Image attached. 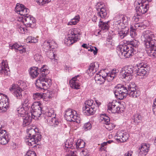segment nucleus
Returning <instances> with one entry per match:
<instances>
[{
  "label": "nucleus",
  "instance_id": "obj_1",
  "mask_svg": "<svg viewBox=\"0 0 156 156\" xmlns=\"http://www.w3.org/2000/svg\"><path fill=\"white\" fill-rule=\"evenodd\" d=\"M133 85H127V87L124 85L118 84L115 87L114 92L115 97L119 100H122L125 98L127 95L130 97L136 98L139 96L140 92L136 90Z\"/></svg>",
  "mask_w": 156,
  "mask_h": 156
},
{
  "label": "nucleus",
  "instance_id": "obj_2",
  "mask_svg": "<svg viewBox=\"0 0 156 156\" xmlns=\"http://www.w3.org/2000/svg\"><path fill=\"white\" fill-rule=\"evenodd\" d=\"M127 44L120 45L117 47L118 53L122 58H131L136 53L139 42L136 40L127 41Z\"/></svg>",
  "mask_w": 156,
  "mask_h": 156
},
{
  "label": "nucleus",
  "instance_id": "obj_3",
  "mask_svg": "<svg viewBox=\"0 0 156 156\" xmlns=\"http://www.w3.org/2000/svg\"><path fill=\"white\" fill-rule=\"evenodd\" d=\"M41 105L39 102H35L31 106L30 113L22 116L24 126L29 125L32 119H36L40 117L42 114H44V111Z\"/></svg>",
  "mask_w": 156,
  "mask_h": 156
},
{
  "label": "nucleus",
  "instance_id": "obj_4",
  "mask_svg": "<svg viewBox=\"0 0 156 156\" xmlns=\"http://www.w3.org/2000/svg\"><path fill=\"white\" fill-rule=\"evenodd\" d=\"M44 66L40 69L41 73L36 83L37 88L40 90H46L51 84V80L50 79L46 78V75L48 73V70L44 69Z\"/></svg>",
  "mask_w": 156,
  "mask_h": 156
},
{
  "label": "nucleus",
  "instance_id": "obj_5",
  "mask_svg": "<svg viewBox=\"0 0 156 156\" xmlns=\"http://www.w3.org/2000/svg\"><path fill=\"white\" fill-rule=\"evenodd\" d=\"M25 138L26 141L28 143V145L34 147L38 145L36 144L41 141V136L39 133H36L34 129H28L27 135Z\"/></svg>",
  "mask_w": 156,
  "mask_h": 156
},
{
  "label": "nucleus",
  "instance_id": "obj_6",
  "mask_svg": "<svg viewBox=\"0 0 156 156\" xmlns=\"http://www.w3.org/2000/svg\"><path fill=\"white\" fill-rule=\"evenodd\" d=\"M154 35L151 31H144L141 36V40L144 42L145 48L156 46V39Z\"/></svg>",
  "mask_w": 156,
  "mask_h": 156
},
{
  "label": "nucleus",
  "instance_id": "obj_7",
  "mask_svg": "<svg viewBox=\"0 0 156 156\" xmlns=\"http://www.w3.org/2000/svg\"><path fill=\"white\" fill-rule=\"evenodd\" d=\"M80 34L79 29L77 28L70 29L67 37L65 39V43L68 46L73 44L79 40V35Z\"/></svg>",
  "mask_w": 156,
  "mask_h": 156
},
{
  "label": "nucleus",
  "instance_id": "obj_8",
  "mask_svg": "<svg viewBox=\"0 0 156 156\" xmlns=\"http://www.w3.org/2000/svg\"><path fill=\"white\" fill-rule=\"evenodd\" d=\"M136 12L139 15H142L147 12L149 5L145 3V0H136L135 2Z\"/></svg>",
  "mask_w": 156,
  "mask_h": 156
},
{
  "label": "nucleus",
  "instance_id": "obj_9",
  "mask_svg": "<svg viewBox=\"0 0 156 156\" xmlns=\"http://www.w3.org/2000/svg\"><path fill=\"white\" fill-rule=\"evenodd\" d=\"M23 85L26 86L25 83L21 81L19 82L18 84H13L11 87L9 89L12 92L13 94L18 99H20L22 98V88H24L23 86Z\"/></svg>",
  "mask_w": 156,
  "mask_h": 156
},
{
  "label": "nucleus",
  "instance_id": "obj_10",
  "mask_svg": "<svg viewBox=\"0 0 156 156\" xmlns=\"http://www.w3.org/2000/svg\"><path fill=\"white\" fill-rule=\"evenodd\" d=\"M76 111L68 109L65 111V117L67 121H73L79 123L80 122V119L76 115Z\"/></svg>",
  "mask_w": 156,
  "mask_h": 156
},
{
  "label": "nucleus",
  "instance_id": "obj_11",
  "mask_svg": "<svg viewBox=\"0 0 156 156\" xmlns=\"http://www.w3.org/2000/svg\"><path fill=\"white\" fill-rule=\"evenodd\" d=\"M114 20L116 24L121 26L122 27L127 28V26L130 18L126 15H117L114 18Z\"/></svg>",
  "mask_w": 156,
  "mask_h": 156
},
{
  "label": "nucleus",
  "instance_id": "obj_12",
  "mask_svg": "<svg viewBox=\"0 0 156 156\" xmlns=\"http://www.w3.org/2000/svg\"><path fill=\"white\" fill-rule=\"evenodd\" d=\"M137 68L136 69V75L141 76V78L143 76H146L147 73V66L146 62H141L139 63L136 65Z\"/></svg>",
  "mask_w": 156,
  "mask_h": 156
},
{
  "label": "nucleus",
  "instance_id": "obj_13",
  "mask_svg": "<svg viewBox=\"0 0 156 156\" xmlns=\"http://www.w3.org/2000/svg\"><path fill=\"white\" fill-rule=\"evenodd\" d=\"M23 23L27 27L34 28L36 25V20L33 16L28 15L22 17Z\"/></svg>",
  "mask_w": 156,
  "mask_h": 156
},
{
  "label": "nucleus",
  "instance_id": "obj_14",
  "mask_svg": "<svg viewBox=\"0 0 156 156\" xmlns=\"http://www.w3.org/2000/svg\"><path fill=\"white\" fill-rule=\"evenodd\" d=\"M9 98L7 96L0 93V112L6 111L8 108Z\"/></svg>",
  "mask_w": 156,
  "mask_h": 156
},
{
  "label": "nucleus",
  "instance_id": "obj_15",
  "mask_svg": "<svg viewBox=\"0 0 156 156\" xmlns=\"http://www.w3.org/2000/svg\"><path fill=\"white\" fill-rule=\"evenodd\" d=\"M103 4L102 2H98L95 8L98 11V16L102 18H105L107 15V12L105 8L103 6Z\"/></svg>",
  "mask_w": 156,
  "mask_h": 156
},
{
  "label": "nucleus",
  "instance_id": "obj_16",
  "mask_svg": "<svg viewBox=\"0 0 156 156\" xmlns=\"http://www.w3.org/2000/svg\"><path fill=\"white\" fill-rule=\"evenodd\" d=\"M15 11L18 14L24 16L26 15H28L29 13V9L26 8L22 4L17 3L15 7Z\"/></svg>",
  "mask_w": 156,
  "mask_h": 156
},
{
  "label": "nucleus",
  "instance_id": "obj_17",
  "mask_svg": "<svg viewBox=\"0 0 156 156\" xmlns=\"http://www.w3.org/2000/svg\"><path fill=\"white\" fill-rule=\"evenodd\" d=\"M108 112L110 113H118L120 111V108L115 101L109 103L108 105Z\"/></svg>",
  "mask_w": 156,
  "mask_h": 156
},
{
  "label": "nucleus",
  "instance_id": "obj_18",
  "mask_svg": "<svg viewBox=\"0 0 156 156\" xmlns=\"http://www.w3.org/2000/svg\"><path fill=\"white\" fill-rule=\"evenodd\" d=\"M74 144L73 139H70L67 140L63 146L64 152L72 151V150L75 147Z\"/></svg>",
  "mask_w": 156,
  "mask_h": 156
},
{
  "label": "nucleus",
  "instance_id": "obj_19",
  "mask_svg": "<svg viewBox=\"0 0 156 156\" xmlns=\"http://www.w3.org/2000/svg\"><path fill=\"white\" fill-rule=\"evenodd\" d=\"M9 140L8 133L5 130H0V144L3 145L5 144Z\"/></svg>",
  "mask_w": 156,
  "mask_h": 156
},
{
  "label": "nucleus",
  "instance_id": "obj_20",
  "mask_svg": "<svg viewBox=\"0 0 156 156\" xmlns=\"http://www.w3.org/2000/svg\"><path fill=\"white\" fill-rule=\"evenodd\" d=\"M97 109L96 105H92L91 107L85 106L83 108V110L85 115L87 116L93 115L94 114Z\"/></svg>",
  "mask_w": 156,
  "mask_h": 156
},
{
  "label": "nucleus",
  "instance_id": "obj_21",
  "mask_svg": "<svg viewBox=\"0 0 156 156\" xmlns=\"http://www.w3.org/2000/svg\"><path fill=\"white\" fill-rule=\"evenodd\" d=\"M99 66V64L98 62L91 63L90 64L88 69L86 70V73L89 75L91 74H93L98 70Z\"/></svg>",
  "mask_w": 156,
  "mask_h": 156
},
{
  "label": "nucleus",
  "instance_id": "obj_22",
  "mask_svg": "<svg viewBox=\"0 0 156 156\" xmlns=\"http://www.w3.org/2000/svg\"><path fill=\"white\" fill-rule=\"evenodd\" d=\"M120 78L123 79L126 82L129 81L132 79V76H129L124 67L121 69L120 73Z\"/></svg>",
  "mask_w": 156,
  "mask_h": 156
},
{
  "label": "nucleus",
  "instance_id": "obj_23",
  "mask_svg": "<svg viewBox=\"0 0 156 156\" xmlns=\"http://www.w3.org/2000/svg\"><path fill=\"white\" fill-rule=\"evenodd\" d=\"M120 78L123 79L126 82L129 81L132 79V76H129L124 67L121 69L120 73Z\"/></svg>",
  "mask_w": 156,
  "mask_h": 156
},
{
  "label": "nucleus",
  "instance_id": "obj_24",
  "mask_svg": "<svg viewBox=\"0 0 156 156\" xmlns=\"http://www.w3.org/2000/svg\"><path fill=\"white\" fill-rule=\"evenodd\" d=\"M116 136L118 138L121 142H124L128 139L129 136V134L124 131H119L116 134Z\"/></svg>",
  "mask_w": 156,
  "mask_h": 156
},
{
  "label": "nucleus",
  "instance_id": "obj_25",
  "mask_svg": "<svg viewBox=\"0 0 156 156\" xmlns=\"http://www.w3.org/2000/svg\"><path fill=\"white\" fill-rule=\"evenodd\" d=\"M79 77V75H77L73 78L70 80L69 83L70 85V86L72 87V88L76 89L79 88L80 85L79 80L77 79V78Z\"/></svg>",
  "mask_w": 156,
  "mask_h": 156
},
{
  "label": "nucleus",
  "instance_id": "obj_26",
  "mask_svg": "<svg viewBox=\"0 0 156 156\" xmlns=\"http://www.w3.org/2000/svg\"><path fill=\"white\" fill-rule=\"evenodd\" d=\"M119 70L117 69H114L110 73L106 74V78L110 80H112L117 75Z\"/></svg>",
  "mask_w": 156,
  "mask_h": 156
},
{
  "label": "nucleus",
  "instance_id": "obj_27",
  "mask_svg": "<svg viewBox=\"0 0 156 156\" xmlns=\"http://www.w3.org/2000/svg\"><path fill=\"white\" fill-rule=\"evenodd\" d=\"M150 145L146 143H143L141 145L140 147L139 148V153L140 154H146L149 151Z\"/></svg>",
  "mask_w": 156,
  "mask_h": 156
},
{
  "label": "nucleus",
  "instance_id": "obj_28",
  "mask_svg": "<svg viewBox=\"0 0 156 156\" xmlns=\"http://www.w3.org/2000/svg\"><path fill=\"white\" fill-rule=\"evenodd\" d=\"M145 50L147 54L151 57H156V45L148 48H145Z\"/></svg>",
  "mask_w": 156,
  "mask_h": 156
},
{
  "label": "nucleus",
  "instance_id": "obj_29",
  "mask_svg": "<svg viewBox=\"0 0 156 156\" xmlns=\"http://www.w3.org/2000/svg\"><path fill=\"white\" fill-rule=\"evenodd\" d=\"M106 78V76H103L98 73H97L94 77V79L96 82L99 84H101L104 83Z\"/></svg>",
  "mask_w": 156,
  "mask_h": 156
},
{
  "label": "nucleus",
  "instance_id": "obj_30",
  "mask_svg": "<svg viewBox=\"0 0 156 156\" xmlns=\"http://www.w3.org/2000/svg\"><path fill=\"white\" fill-rule=\"evenodd\" d=\"M122 30L118 31L119 37L121 39H123L129 33V29L128 28L122 27Z\"/></svg>",
  "mask_w": 156,
  "mask_h": 156
},
{
  "label": "nucleus",
  "instance_id": "obj_31",
  "mask_svg": "<svg viewBox=\"0 0 156 156\" xmlns=\"http://www.w3.org/2000/svg\"><path fill=\"white\" fill-rule=\"evenodd\" d=\"M1 64V73H4L5 75H8L9 72L7 69V68L9 69L8 68L9 67L7 64V63L3 60L2 61Z\"/></svg>",
  "mask_w": 156,
  "mask_h": 156
},
{
  "label": "nucleus",
  "instance_id": "obj_32",
  "mask_svg": "<svg viewBox=\"0 0 156 156\" xmlns=\"http://www.w3.org/2000/svg\"><path fill=\"white\" fill-rule=\"evenodd\" d=\"M48 122L49 125L55 127L59 123L58 120L55 117L49 118L48 119Z\"/></svg>",
  "mask_w": 156,
  "mask_h": 156
},
{
  "label": "nucleus",
  "instance_id": "obj_33",
  "mask_svg": "<svg viewBox=\"0 0 156 156\" xmlns=\"http://www.w3.org/2000/svg\"><path fill=\"white\" fill-rule=\"evenodd\" d=\"M100 119L101 122L102 123L106 125L108 124L110 122V118L105 114H101L100 115Z\"/></svg>",
  "mask_w": 156,
  "mask_h": 156
},
{
  "label": "nucleus",
  "instance_id": "obj_34",
  "mask_svg": "<svg viewBox=\"0 0 156 156\" xmlns=\"http://www.w3.org/2000/svg\"><path fill=\"white\" fill-rule=\"evenodd\" d=\"M38 69V68L37 67H33L30 68L29 73L30 76L33 78H35L39 74L37 71Z\"/></svg>",
  "mask_w": 156,
  "mask_h": 156
},
{
  "label": "nucleus",
  "instance_id": "obj_35",
  "mask_svg": "<svg viewBox=\"0 0 156 156\" xmlns=\"http://www.w3.org/2000/svg\"><path fill=\"white\" fill-rule=\"evenodd\" d=\"M108 22H103L101 21V19H100V22L99 23V26L103 30H108L109 28V26L108 24Z\"/></svg>",
  "mask_w": 156,
  "mask_h": 156
},
{
  "label": "nucleus",
  "instance_id": "obj_36",
  "mask_svg": "<svg viewBox=\"0 0 156 156\" xmlns=\"http://www.w3.org/2000/svg\"><path fill=\"white\" fill-rule=\"evenodd\" d=\"M133 120V122L136 124H138V123L140 122L142 120L141 116L139 113H136L132 117Z\"/></svg>",
  "mask_w": 156,
  "mask_h": 156
},
{
  "label": "nucleus",
  "instance_id": "obj_37",
  "mask_svg": "<svg viewBox=\"0 0 156 156\" xmlns=\"http://www.w3.org/2000/svg\"><path fill=\"white\" fill-rule=\"evenodd\" d=\"M85 143L82 140H78L76 143L75 142L74 145L76 148H81L84 147Z\"/></svg>",
  "mask_w": 156,
  "mask_h": 156
},
{
  "label": "nucleus",
  "instance_id": "obj_38",
  "mask_svg": "<svg viewBox=\"0 0 156 156\" xmlns=\"http://www.w3.org/2000/svg\"><path fill=\"white\" fill-rule=\"evenodd\" d=\"M49 41L47 40L44 41L43 43V48L44 51L46 52L51 50V46H50V44H49Z\"/></svg>",
  "mask_w": 156,
  "mask_h": 156
},
{
  "label": "nucleus",
  "instance_id": "obj_39",
  "mask_svg": "<svg viewBox=\"0 0 156 156\" xmlns=\"http://www.w3.org/2000/svg\"><path fill=\"white\" fill-rule=\"evenodd\" d=\"M44 93H34L33 95V99L35 101L39 100L41 98L44 99Z\"/></svg>",
  "mask_w": 156,
  "mask_h": 156
},
{
  "label": "nucleus",
  "instance_id": "obj_40",
  "mask_svg": "<svg viewBox=\"0 0 156 156\" xmlns=\"http://www.w3.org/2000/svg\"><path fill=\"white\" fill-rule=\"evenodd\" d=\"M46 52H47L46 55L47 56L51 59L54 58L56 55V52L55 51H54L53 50H50Z\"/></svg>",
  "mask_w": 156,
  "mask_h": 156
},
{
  "label": "nucleus",
  "instance_id": "obj_41",
  "mask_svg": "<svg viewBox=\"0 0 156 156\" xmlns=\"http://www.w3.org/2000/svg\"><path fill=\"white\" fill-rule=\"evenodd\" d=\"M125 70L128 72L129 76H133V67L132 66H129L124 67Z\"/></svg>",
  "mask_w": 156,
  "mask_h": 156
},
{
  "label": "nucleus",
  "instance_id": "obj_42",
  "mask_svg": "<svg viewBox=\"0 0 156 156\" xmlns=\"http://www.w3.org/2000/svg\"><path fill=\"white\" fill-rule=\"evenodd\" d=\"M17 29L18 31L20 33L22 34H24L25 31L27 30L24 27V25H23L22 23H20L17 26Z\"/></svg>",
  "mask_w": 156,
  "mask_h": 156
},
{
  "label": "nucleus",
  "instance_id": "obj_43",
  "mask_svg": "<svg viewBox=\"0 0 156 156\" xmlns=\"http://www.w3.org/2000/svg\"><path fill=\"white\" fill-rule=\"evenodd\" d=\"M22 106L24 108H29L32 106L31 105H29V101L27 98L25 99L22 103Z\"/></svg>",
  "mask_w": 156,
  "mask_h": 156
},
{
  "label": "nucleus",
  "instance_id": "obj_44",
  "mask_svg": "<svg viewBox=\"0 0 156 156\" xmlns=\"http://www.w3.org/2000/svg\"><path fill=\"white\" fill-rule=\"evenodd\" d=\"M54 93L52 91H48L46 94L44 93V98L45 99H50L54 97Z\"/></svg>",
  "mask_w": 156,
  "mask_h": 156
},
{
  "label": "nucleus",
  "instance_id": "obj_45",
  "mask_svg": "<svg viewBox=\"0 0 156 156\" xmlns=\"http://www.w3.org/2000/svg\"><path fill=\"white\" fill-rule=\"evenodd\" d=\"M77 152L74 151H69L64 152L65 156H77Z\"/></svg>",
  "mask_w": 156,
  "mask_h": 156
},
{
  "label": "nucleus",
  "instance_id": "obj_46",
  "mask_svg": "<svg viewBox=\"0 0 156 156\" xmlns=\"http://www.w3.org/2000/svg\"><path fill=\"white\" fill-rule=\"evenodd\" d=\"M29 40V42L36 43L37 42L38 39L37 38L34 37L32 36H29L27 38Z\"/></svg>",
  "mask_w": 156,
  "mask_h": 156
},
{
  "label": "nucleus",
  "instance_id": "obj_47",
  "mask_svg": "<svg viewBox=\"0 0 156 156\" xmlns=\"http://www.w3.org/2000/svg\"><path fill=\"white\" fill-rule=\"evenodd\" d=\"M83 128L86 131L90 129L91 128V125L90 122L85 123L83 126Z\"/></svg>",
  "mask_w": 156,
  "mask_h": 156
},
{
  "label": "nucleus",
  "instance_id": "obj_48",
  "mask_svg": "<svg viewBox=\"0 0 156 156\" xmlns=\"http://www.w3.org/2000/svg\"><path fill=\"white\" fill-rule=\"evenodd\" d=\"M105 128L108 130H111L113 129L115 127V125L114 124L110 123V122L107 125H106Z\"/></svg>",
  "mask_w": 156,
  "mask_h": 156
},
{
  "label": "nucleus",
  "instance_id": "obj_49",
  "mask_svg": "<svg viewBox=\"0 0 156 156\" xmlns=\"http://www.w3.org/2000/svg\"><path fill=\"white\" fill-rule=\"evenodd\" d=\"M34 58L36 61H39L42 60V57L40 54H37L34 55Z\"/></svg>",
  "mask_w": 156,
  "mask_h": 156
},
{
  "label": "nucleus",
  "instance_id": "obj_50",
  "mask_svg": "<svg viewBox=\"0 0 156 156\" xmlns=\"http://www.w3.org/2000/svg\"><path fill=\"white\" fill-rule=\"evenodd\" d=\"M93 101L92 100H88L85 102V104L86 105V106H88V107H91L92 105H95V104H93Z\"/></svg>",
  "mask_w": 156,
  "mask_h": 156
},
{
  "label": "nucleus",
  "instance_id": "obj_51",
  "mask_svg": "<svg viewBox=\"0 0 156 156\" xmlns=\"http://www.w3.org/2000/svg\"><path fill=\"white\" fill-rule=\"evenodd\" d=\"M141 15H139L136 12L135 14V15L133 17V20L135 21V22H138L141 18Z\"/></svg>",
  "mask_w": 156,
  "mask_h": 156
},
{
  "label": "nucleus",
  "instance_id": "obj_52",
  "mask_svg": "<svg viewBox=\"0 0 156 156\" xmlns=\"http://www.w3.org/2000/svg\"><path fill=\"white\" fill-rule=\"evenodd\" d=\"M49 41V43L50 44L51 46V49H54L55 47H57L56 44L54 41H51V40H48Z\"/></svg>",
  "mask_w": 156,
  "mask_h": 156
},
{
  "label": "nucleus",
  "instance_id": "obj_53",
  "mask_svg": "<svg viewBox=\"0 0 156 156\" xmlns=\"http://www.w3.org/2000/svg\"><path fill=\"white\" fill-rule=\"evenodd\" d=\"M25 156H36V154L34 152L29 150Z\"/></svg>",
  "mask_w": 156,
  "mask_h": 156
},
{
  "label": "nucleus",
  "instance_id": "obj_54",
  "mask_svg": "<svg viewBox=\"0 0 156 156\" xmlns=\"http://www.w3.org/2000/svg\"><path fill=\"white\" fill-rule=\"evenodd\" d=\"M135 27L137 29L138 28L140 27V30H142L144 28L145 26L142 23H137L135 24Z\"/></svg>",
  "mask_w": 156,
  "mask_h": 156
},
{
  "label": "nucleus",
  "instance_id": "obj_55",
  "mask_svg": "<svg viewBox=\"0 0 156 156\" xmlns=\"http://www.w3.org/2000/svg\"><path fill=\"white\" fill-rule=\"evenodd\" d=\"M19 45L17 43L15 44L12 45H9V48L11 49H14L17 50L18 48L19 47Z\"/></svg>",
  "mask_w": 156,
  "mask_h": 156
},
{
  "label": "nucleus",
  "instance_id": "obj_56",
  "mask_svg": "<svg viewBox=\"0 0 156 156\" xmlns=\"http://www.w3.org/2000/svg\"><path fill=\"white\" fill-rule=\"evenodd\" d=\"M152 111L154 114L156 115V99L154 102V105L152 106Z\"/></svg>",
  "mask_w": 156,
  "mask_h": 156
},
{
  "label": "nucleus",
  "instance_id": "obj_57",
  "mask_svg": "<svg viewBox=\"0 0 156 156\" xmlns=\"http://www.w3.org/2000/svg\"><path fill=\"white\" fill-rule=\"evenodd\" d=\"M17 50L19 51L20 53H23L25 51V49L22 45H20Z\"/></svg>",
  "mask_w": 156,
  "mask_h": 156
},
{
  "label": "nucleus",
  "instance_id": "obj_58",
  "mask_svg": "<svg viewBox=\"0 0 156 156\" xmlns=\"http://www.w3.org/2000/svg\"><path fill=\"white\" fill-rule=\"evenodd\" d=\"M53 113V111L51 110V112L50 111H49L46 113V115L48 117H54V115Z\"/></svg>",
  "mask_w": 156,
  "mask_h": 156
},
{
  "label": "nucleus",
  "instance_id": "obj_59",
  "mask_svg": "<svg viewBox=\"0 0 156 156\" xmlns=\"http://www.w3.org/2000/svg\"><path fill=\"white\" fill-rule=\"evenodd\" d=\"M78 22V20H75V19H72L71 20V21L69 22L68 23V25H75Z\"/></svg>",
  "mask_w": 156,
  "mask_h": 156
},
{
  "label": "nucleus",
  "instance_id": "obj_60",
  "mask_svg": "<svg viewBox=\"0 0 156 156\" xmlns=\"http://www.w3.org/2000/svg\"><path fill=\"white\" fill-rule=\"evenodd\" d=\"M130 35L131 37L133 38L134 37L137 35L136 32V31L131 30H130Z\"/></svg>",
  "mask_w": 156,
  "mask_h": 156
},
{
  "label": "nucleus",
  "instance_id": "obj_61",
  "mask_svg": "<svg viewBox=\"0 0 156 156\" xmlns=\"http://www.w3.org/2000/svg\"><path fill=\"white\" fill-rule=\"evenodd\" d=\"M89 48H90V49H88V51L90 50L91 51H93V53L94 55H96L97 54V53L98 49L96 47H94V48L95 49V50H94L93 48V47L92 48L89 47Z\"/></svg>",
  "mask_w": 156,
  "mask_h": 156
},
{
  "label": "nucleus",
  "instance_id": "obj_62",
  "mask_svg": "<svg viewBox=\"0 0 156 156\" xmlns=\"http://www.w3.org/2000/svg\"><path fill=\"white\" fill-rule=\"evenodd\" d=\"M137 28L135 27V25L134 24H133L131 25L130 27V30H133L134 31H136V30L137 29Z\"/></svg>",
  "mask_w": 156,
  "mask_h": 156
},
{
  "label": "nucleus",
  "instance_id": "obj_63",
  "mask_svg": "<svg viewBox=\"0 0 156 156\" xmlns=\"http://www.w3.org/2000/svg\"><path fill=\"white\" fill-rule=\"evenodd\" d=\"M133 152L132 151H127L124 154V156H131Z\"/></svg>",
  "mask_w": 156,
  "mask_h": 156
},
{
  "label": "nucleus",
  "instance_id": "obj_64",
  "mask_svg": "<svg viewBox=\"0 0 156 156\" xmlns=\"http://www.w3.org/2000/svg\"><path fill=\"white\" fill-rule=\"evenodd\" d=\"M89 154L87 153V151H83L81 154V156H88Z\"/></svg>",
  "mask_w": 156,
  "mask_h": 156
}]
</instances>
